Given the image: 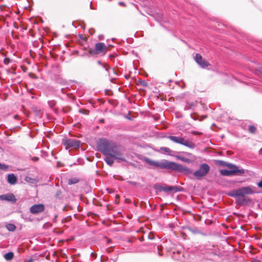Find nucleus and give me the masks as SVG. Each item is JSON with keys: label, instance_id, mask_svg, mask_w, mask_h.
<instances>
[{"label": "nucleus", "instance_id": "nucleus-1", "mask_svg": "<svg viewBox=\"0 0 262 262\" xmlns=\"http://www.w3.org/2000/svg\"><path fill=\"white\" fill-rule=\"evenodd\" d=\"M97 148L103 155L109 156L113 154V156L118 162L125 161L123 150L112 140L100 138L97 142Z\"/></svg>", "mask_w": 262, "mask_h": 262}, {"label": "nucleus", "instance_id": "nucleus-2", "mask_svg": "<svg viewBox=\"0 0 262 262\" xmlns=\"http://www.w3.org/2000/svg\"><path fill=\"white\" fill-rule=\"evenodd\" d=\"M256 193L249 186L243 187L237 189L232 190L228 192L227 195L231 197L236 198L238 197H244L245 194H251Z\"/></svg>", "mask_w": 262, "mask_h": 262}, {"label": "nucleus", "instance_id": "nucleus-3", "mask_svg": "<svg viewBox=\"0 0 262 262\" xmlns=\"http://www.w3.org/2000/svg\"><path fill=\"white\" fill-rule=\"evenodd\" d=\"M230 170L226 169H222L220 170V173L224 176H242L245 173V169L243 168L239 169L238 167L234 165V166H227Z\"/></svg>", "mask_w": 262, "mask_h": 262}, {"label": "nucleus", "instance_id": "nucleus-4", "mask_svg": "<svg viewBox=\"0 0 262 262\" xmlns=\"http://www.w3.org/2000/svg\"><path fill=\"white\" fill-rule=\"evenodd\" d=\"M167 138L174 143L183 145L190 149H193L195 147V144L193 142L188 139H185L182 137L169 136Z\"/></svg>", "mask_w": 262, "mask_h": 262}, {"label": "nucleus", "instance_id": "nucleus-5", "mask_svg": "<svg viewBox=\"0 0 262 262\" xmlns=\"http://www.w3.org/2000/svg\"><path fill=\"white\" fill-rule=\"evenodd\" d=\"M172 170H177L178 172L184 174H189L192 173L191 169L184 166L181 164L176 163L174 162L169 161L168 168Z\"/></svg>", "mask_w": 262, "mask_h": 262}, {"label": "nucleus", "instance_id": "nucleus-6", "mask_svg": "<svg viewBox=\"0 0 262 262\" xmlns=\"http://www.w3.org/2000/svg\"><path fill=\"white\" fill-rule=\"evenodd\" d=\"M144 161H145L149 165L154 167H159L162 169H167L168 166L169 161L167 160H163V161L159 162L157 161L152 160L148 158L145 157L144 158Z\"/></svg>", "mask_w": 262, "mask_h": 262}, {"label": "nucleus", "instance_id": "nucleus-7", "mask_svg": "<svg viewBox=\"0 0 262 262\" xmlns=\"http://www.w3.org/2000/svg\"><path fill=\"white\" fill-rule=\"evenodd\" d=\"M209 171L210 167L208 164L203 163L200 165L199 169L194 172L193 175L198 180H200L202 178L206 176Z\"/></svg>", "mask_w": 262, "mask_h": 262}, {"label": "nucleus", "instance_id": "nucleus-8", "mask_svg": "<svg viewBox=\"0 0 262 262\" xmlns=\"http://www.w3.org/2000/svg\"><path fill=\"white\" fill-rule=\"evenodd\" d=\"M107 52V47L103 42L96 43L95 49H90L89 52L91 55H96L102 53L105 54Z\"/></svg>", "mask_w": 262, "mask_h": 262}, {"label": "nucleus", "instance_id": "nucleus-9", "mask_svg": "<svg viewBox=\"0 0 262 262\" xmlns=\"http://www.w3.org/2000/svg\"><path fill=\"white\" fill-rule=\"evenodd\" d=\"M81 142L75 139H66L63 140V144L67 147L77 148L80 147Z\"/></svg>", "mask_w": 262, "mask_h": 262}, {"label": "nucleus", "instance_id": "nucleus-10", "mask_svg": "<svg viewBox=\"0 0 262 262\" xmlns=\"http://www.w3.org/2000/svg\"><path fill=\"white\" fill-rule=\"evenodd\" d=\"M45 210V206L42 204H34L30 208L31 213L36 214L42 212Z\"/></svg>", "mask_w": 262, "mask_h": 262}, {"label": "nucleus", "instance_id": "nucleus-11", "mask_svg": "<svg viewBox=\"0 0 262 262\" xmlns=\"http://www.w3.org/2000/svg\"><path fill=\"white\" fill-rule=\"evenodd\" d=\"M194 59L196 62L202 68H206L209 65L208 62L203 59L202 56L199 54H196Z\"/></svg>", "mask_w": 262, "mask_h": 262}, {"label": "nucleus", "instance_id": "nucleus-12", "mask_svg": "<svg viewBox=\"0 0 262 262\" xmlns=\"http://www.w3.org/2000/svg\"><path fill=\"white\" fill-rule=\"evenodd\" d=\"M183 188L181 187H179L177 186H161L160 188V190H162L165 192H167L169 191H174L175 192L181 191Z\"/></svg>", "mask_w": 262, "mask_h": 262}, {"label": "nucleus", "instance_id": "nucleus-13", "mask_svg": "<svg viewBox=\"0 0 262 262\" xmlns=\"http://www.w3.org/2000/svg\"><path fill=\"white\" fill-rule=\"evenodd\" d=\"M0 200L3 201H8L10 202H15V196L12 193H7L0 195Z\"/></svg>", "mask_w": 262, "mask_h": 262}, {"label": "nucleus", "instance_id": "nucleus-14", "mask_svg": "<svg viewBox=\"0 0 262 262\" xmlns=\"http://www.w3.org/2000/svg\"><path fill=\"white\" fill-rule=\"evenodd\" d=\"M113 154H111V155H104L105 158L104 159V161L106 163L107 165L109 166H112L114 163V160L115 158L113 156Z\"/></svg>", "mask_w": 262, "mask_h": 262}, {"label": "nucleus", "instance_id": "nucleus-15", "mask_svg": "<svg viewBox=\"0 0 262 262\" xmlns=\"http://www.w3.org/2000/svg\"><path fill=\"white\" fill-rule=\"evenodd\" d=\"M17 181V178L13 173L9 174L7 176V181L11 185L15 184Z\"/></svg>", "mask_w": 262, "mask_h": 262}, {"label": "nucleus", "instance_id": "nucleus-16", "mask_svg": "<svg viewBox=\"0 0 262 262\" xmlns=\"http://www.w3.org/2000/svg\"><path fill=\"white\" fill-rule=\"evenodd\" d=\"M215 164L217 165L222 166H234V164L232 163H228L225 161L221 160H215Z\"/></svg>", "mask_w": 262, "mask_h": 262}, {"label": "nucleus", "instance_id": "nucleus-17", "mask_svg": "<svg viewBox=\"0 0 262 262\" xmlns=\"http://www.w3.org/2000/svg\"><path fill=\"white\" fill-rule=\"evenodd\" d=\"M7 229L9 231H14L16 229V226L13 224H7L6 225Z\"/></svg>", "mask_w": 262, "mask_h": 262}, {"label": "nucleus", "instance_id": "nucleus-18", "mask_svg": "<svg viewBox=\"0 0 262 262\" xmlns=\"http://www.w3.org/2000/svg\"><path fill=\"white\" fill-rule=\"evenodd\" d=\"M176 158L178 160L187 163H189L191 162V160L189 159L182 156H176Z\"/></svg>", "mask_w": 262, "mask_h": 262}, {"label": "nucleus", "instance_id": "nucleus-19", "mask_svg": "<svg viewBox=\"0 0 262 262\" xmlns=\"http://www.w3.org/2000/svg\"><path fill=\"white\" fill-rule=\"evenodd\" d=\"M14 257V253L12 252H9L4 255L5 258L7 260H11Z\"/></svg>", "mask_w": 262, "mask_h": 262}, {"label": "nucleus", "instance_id": "nucleus-20", "mask_svg": "<svg viewBox=\"0 0 262 262\" xmlns=\"http://www.w3.org/2000/svg\"><path fill=\"white\" fill-rule=\"evenodd\" d=\"M25 180L27 182L31 183V184H35L37 182V180L36 179L28 177V176L26 177Z\"/></svg>", "mask_w": 262, "mask_h": 262}, {"label": "nucleus", "instance_id": "nucleus-21", "mask_svg": "<svg viewBox=\"0 0 262 262\" xmlns=\"http://www.w3.org/2000/svg\"><path fill=\"white\" fill-rule=\"evenodd\" d=\"M79 180L78 178H74L70 179L68 180V183L69 185H72V184H76V183L79 182Z\"/></svg>", "mask_w": 262, "mask_h": 262}, {"label": "nucleus", "instance_id": "nucleus-22", "mask_svg": "<svg viewBox=\"0 0 262 262\" xmlns=\"http://www.w3.org/2000/svg\"><path fill=\"white\" fill-rule=\"evenodd\" d=\"M188 229L191 232L193 233V234H198L201 233V232L197 228H191L188 227Z\"/></svg>", "mask_w": 262, "mask_h": 262}, {"label": "nucleus", "instance_id": "nucleus-23", "mask_svg": "<svg viewBox=\"0 0 262 262\" xmlns=\"http://www.w3.org/2000/svg\"><path fill=\"white\" fill-rule=\"evenodd\" d=\"M256 128L254 125H250L249 126L248 130L250 133H251L252 134H254L256 132Z\"/></svg>", "mask_w": 262, "mask_h": 262}, {"label": "nucleus", "instance_id": "nucleus-24", "mask_svg": "<svg viewBox=\"0 0 262 262\" xmlns=\"http://www.w3.org/2000/svg\"><path fill=\"white\" fill-rule=\"evenodd\" d=\"M161 150L162 151H164L165 152H166L168 154H169V153L171 152V150L168 147H161Z\"/></svg>", "mask_w": 262, "mask_h": 262}, {"label": "nucleus", "instance_id": "nucleus-25", "mask_svg": "<svg viewBox=\"0 0 262 262\" xmlns=\"http://www.w3.org/2000/svg\"><path fill=\"white\" fill-rule=\"evenodd\" d=\"M139 82L140 85L146 87L148 85L147 82L144 80H141Z\"/></svg>", "mask_w": 262, "mask_h": 262}, {"label": "nucleus", "instance_id": "nucleus-26", "mask_svg": "<svg viewBox=\"0 0 262 262\" xmlns=\"http://www.w3.org/2000/svg\"><path fill=\"white\" fill-rule=\"evenodd\" d=\"M61 195V190H58L57 191V192H56L55 194V196L56 198H60V195Z\"/></svg>", "mask_w": 262, "mask_h": 262}, {"label": "nucleus", "instance_id": "nucleus-27", "mask_svg": "<svg viewBox=\"0 0 262 262\" xmlns=\"http://www.w3.org/2000/svg\"><path fill=\"white\" fill-rule=\"evenodd\" d=\"M48 104L51 107H53L55 106L56 103L54 101H50L48 102Z\"/></svg>", "mask_w": 262, "mask_h": 262}, {"label": "nucleus", "instance_id": "nucleus-28", "mask_svg": "<svg viewBox=\"0 0 262 262\" xmlns=\"http://www.w3.org/2000/svg\"><path fill=\"white\" fill-rule=\"evenodd\" d=\"M8 168V166L0 163V169L1 170H6Z\"/></svg>", "mask_w": 262, "mask_h": 262}, {"label": "nucleus", "instance_id": "nucleus-29", "mask_svg": "<svg viewBox=\"0 0 262 262\" xmlns=\"http://www.w3.org/2000/svg\"><path fill=\"white\" fill-rule=\"evenodd\" d=\"M21 217L24 219L26 221H30L31 220L30 219L29 217L26 216V215H25L24 214H22L21 215Z\"/></svg>", "mask_w": 262, "mask_h": 262}, {"label": "nucleus", "instance_id": "nucleus-30", "mask_svg": "<svg viewBox=\"0 0 262 262\" xmlns=\"http://www.w3.org/2000/svg\"><path fill=\"white\" fill-rule=\"evenodd\" d=\"M191 134H193V135H202V133H201V132H198V131H195V130H194V131H192V132H191Z\"/></svg>", "mask_w": 262, "mask_h": 262}, {"label": "nucleus", "instance_id": "nucleus-31", "mask_svg": "<svg viewBox=\"0 0 262 262\" xmlns=\"http://www.w3.org/2000/svg\"><path fill=\"white\" fill-rule=\"evenodd\" d=\"M127 183L130 185H134V186H135L137 184V183L136 182H134V181H127Z\"/></svg>", "mask_w": 262, "mask_h": 262}, {"label": "nucleus", "instance_id": "nucleus-32", "mask_svg": "<svg viewBox=\"0 0 262 262\" xmlns=\"http://www.w3.org/2000/svg\"><path fill=\"white\" fill-rule=\"evenodd\" d=\"M103 68L105 69V71H107L108 70V68H110L108 66H107L105 64H103L102 66Z\"/></svg>", "mask_w": 262, "mask_h": 262}, {"label": "nucleus", "instance_id": "nucleus-33", "mask_svg": "<svg viewBox=\"0 0 262 262\" xmlns=\"http://www.w3.org/2000/svg\"><path fill=\"white\" fill-rule=\"evenodd\" d=\"M184 257V254H182V257H178V258H177L178 259V260H181V261H183V257Z\"/></svg>", "mask_w": 262, "mask_h": 262}, {"label": "nucleus", "instance_id": "nucleus-34", "mask_svg": "<svg viewBox=\"0 0 262 262\" xmlns=\"http://www.w3.org/2000/svg\"><path fill=\"white\" fill-rule=\"evenodd\" d=\"M257 186L260 187V188H262V180H261L260 182H259L258 183H257Z\"/></svg>", "mask_w": 262, "mask_h": 262}, {"label": "nucleus", "instance_id": "nucleus-35", "mask_svg": "<svg viewBox=\"0 0 262 262\" xmlns=\"http://www.w3.org/2000/svg\"><path fill=\"white\" fill-rule=\"evenodd\" d=\"M32 159L33 161L36 162L38 160L39 158L37 157H34L32 158Z\"/></svg>", "mask_w": 262, "mask_h": 262}, {"label": "nucleus", "instance_id": "nucleus-36", "mask_svg": "<svg viewBox=\"0 0 262 262\" xmlns=\"http://www.w3.org/2000/svg\"><path fill=\"white\" fill-rule=\"evenodd\" d=\"M97 63H98V64H99V65H101V66H102V64H103V63H102L101 62V61H100V60H98V61H97Z\"/></svg>", "mask_w": 262, "mask_h": 262}, {"label": "nucleus", "instance_id": "nucleus-37", "mask_svg": "<svg viewBox=\"0 0 262 262\" xmlns=\"http://www.w3.org/2000/svg\"><path fill=\"white\" fill-rule=\"evenodd\" d=\"M252 262H261V261L258 259H254L252 260Z\"/></svg>", "mask_w": 262, "mask_h": 262}, {"label": "nucleus", "instance_id": "nucleus-38", "mask_svg": "<svg viewBox=\"0 0 262 262\" xmlns=\"http://www.w3.org/2000/svg\"><path fill=\"white\" fill-rule=\"evenodd\" d=\"M119 5L125 6V4L123 2H120L119 3Z\"/></svg>", "mask_w": 262, "mask_h": 262}, {"label": "nucleus", "instance_id": "nucleus-39", "mask_svg": "<svg viewBox=\"0 0 262 262\" xmlns=\"http://www.w3.org/2000/svg\"><path fill=\"white\" fill-rule=\"evenodd\" d=\"M109 57L110 58H113L115 57V56L114 55H113V54H111V55H109Z\"/></svg>", "mask_w": 262, "mask_h": 262}, {"label": "nucleus", "instance_id": "nucleus-40", "mask_svg": "<svg viewBox=\"0 0 262 262\" xmlns=\"http://www.w3.org/2000/svg\"><path fill=\"white\" fill-rule=\"evenodd\" d=\"M112 259L113 260V261L114 262H116L117 261V258H112Z\"/></svg>", "mask_w": 262, "mask_h": 262}, {"label": "nucleus", "instance_id": "nucleus-41", "mask_svg": "<svg viewBox=\"0 0 262 262\" xmlns=\"http://www.w3.org/2000/svg\"><path fill=\"white\" fill-rule=\"evenodd\" d=\"M177 252V253L178 254H182V253H181V251H178H178H177V252Z\"/></svg>", "mask_w": 262, "mask_h": 262}, {"label": "nucleus", "instance_id": "nucleus-42", "mask_svg": "<svg viewBox=\"0 0 262 262\" xmlns=\"http://www.w3.org/2000/svg\"><path fill=\"white\" fill-rule=\"evenodd\" d=\"M28 262H33V260L32 259H30L29 260H28Z\"/></svg>", "mask_w": 262, "mask_h": 262}, {"label": "nucleus", "instance_id": "nucleus-43", "mask_svg": "<svg viewBox=\"0 0 262 262\" xmlns=\"http://www.w3.org/2000/svg\"><path fill=\"white\" fill-rule=\"evenodd\" d=\"M158 248V249H159V248ZM159 250V252H158L159 255H162V254H161V253H160V252L159 251V250Z\"/></svg>", "mask_w": 262, "mask_h": 262}, {"label": "nucleus", "instance_id": "nucleus-44", "mask_svg": "<svg viewBox=\"0 0 262 262\" xmlns=\"http://www.w3.org/2000/svg\"><path fill=\"white\" fill-rule=\"evenodd\" d=\"M260 72L262 74V68L260 69Z\"/></svg>", "mask_w": 262, "mask_h": 262}, {"label": "nucleus", "instance_id": "nucleus-45", "mask_svg": "<svg viewBox=\"0 0 262 262\" xmlns=\"http://www.w3.org/2000/svg\"><path fill=\"white\" fill-rule=\"evenodd\" d=\"M173 254L174 255H175V254H176V252H175V251H173Z\"/></svg>", "mask_w": 262, "mask_h": 262}]
</instances>
